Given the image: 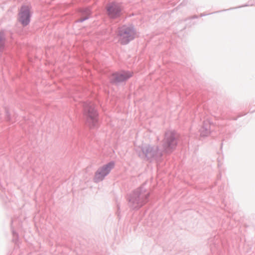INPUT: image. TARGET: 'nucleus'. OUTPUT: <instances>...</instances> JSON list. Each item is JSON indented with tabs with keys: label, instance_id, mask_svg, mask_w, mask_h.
<instances>
[{
	"label": "nucleus",
	"instance_id": "f03ea898",
	"mask_svg": "<svg viewBox=\"0 0 255 255\" xmlns=\"http://www.w3.org/2000/svg\"><path fill=\"white\" fill-rule=\"evenodd\" d=\"M177 134L173 131L165 133L163 146L166 152H171L175 148L177 144Z\"/></svg>",
	"mask_w": 255,
	"mask_h": 255
},
{
	"label": "nucleus",
	"instance_id": "7ed1b4c3",
	"mask_svg": "<svg viewBox=\"0 0 255 255\" xmlns=\"http://www.w3.org/2000/svg\"><path fill=\"white\" fill-rule=\"evenodd\" d=\"M135 31L131 27L122 28L119 34V41L122 44H127L135 36Z\"/></svg>",
	"mask_w": 255,
	"mask_h": 255
},
{
	"label": "nucleus",
	"instance_id": "0eeeda50",
	"mask_svg": "<svg viewBox=\"0 0 255 255\" xmlns=\"http://www.w3.org/2000/svg\"><path fill=\"white\" fill-rule=\"evenodd\" d=\"M115 164L114 162H110L107 164L103 166L100 170L102 171V173L106 176L108 175L111 171V170L114 168Z\"/></svg>",
	"mask_w": 255,
	"mask_h": 255
},
{
	"label": "nucleus",
	"instance_id": "39448f33",
	"mask_svg": "<svg viewBox=\"0 0 255 255\" xmlns=\"http://www.w3.org/2000/svg\"><path fill=\"white\" fill-rule=\"evenodd\" d=\"M107 10L108 15L111 17L114 18L120 15L122 7L119 4L112 2L107 5Z\"/></svg>",
	"mask_w": 255,
	"mask_h": 255
},
{
	"label": "nucleus",
	"instance_id": "9d476101",
	"mask_svg": "<svg viewBox=\"0 0 255 255\" xmlns=\"http://www.w3.org/2000/svg\"><path fill=\"white\" fill-rule=\"evenodd\" d=\"M86 12V14L87 15V16H86L85 17H84V18H83L81 20L83 21L85 19H86L87 18H88V16H89L91 14L90 13V11L89 10H86V11H85Z\"/></svg>",
	"mask_w": 255,
	"mask_h": 255
},
{
	"label": "nucleus",
	"instance_id": "423d86ee",
	"mask_svg": "<svg viewBox=\"0 0 255 255\" xmlns=\"http://www.w3.org/2000/svg\"><path fill=\"white\" fill-rule=\"evenodd\" d=\"M132 76L130 72H121L113 74L111 77V80L113 83L124 81Z\"/></svg>",
	"mask_w": 255,
	"mask_h": 255
},
{
	"label": "nucleus",
	"instance_id": "f257e3e1",
	"mask_svg": "<svg viewBox=\"0 0 255 255\" xmlns=\"http://www.w3.org/2000/svg\"><path fill=\"white\" fill-rule=\"evenodd\" d=\"M84 118L86 125L90 128H94L98 125V115L93 104L85 107Z\"/></svg>",
	"mask_w": 255,
	"mask_h": 255
},
{
	"label": "nucleus",
	"instance_id": "1a4fd4ad",
	"mask_svg": "<svg viewBox=\"0 0 255 255\" xmlns=\"http://www.w3.org/2000/svg\"><path fill=\"white\" fill-rule=\"evenodd\" d=\"M4 45V37L3 33H0V50L2 49Z\"/></svg>",
	"mask_w": 255,
	"mask_h": 255
},
{
	"label": "nucleus",
	"instance_id": "20e7f679",
	"mask_svg": "<svg viewBox=\"0 0 255 255\" xmlns=\"http://www.w3.org/2000/svg\"><path fill=\"white\" fill-rule=\"evenodd\" d=\"M18 20L23 25H26L30 20V7L28 5L21 7L19 15Z\"/></svg>",
	"mask_w": 255,
	"mask_h": 255
},
{
	"label": "nucleus",
	"instance_id": "6e6552de",
	"mask_svg": "<svg viewBox=\"0 0 255 255\" xmlns=\"http://www.w3.org/2000/svg\"><path fill=\"white\" fill-rule=\"evenodd\" d=\"M106 175H104L102 171L99 169L96 173L95 180L96 182H99L102 180Z\"/></svg>",
	"mask_w": 255,
	"mask_h": 255
}]
</instances>
